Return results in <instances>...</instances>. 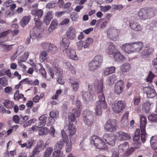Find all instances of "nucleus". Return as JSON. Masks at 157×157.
<instances>
[{"mask_svg":"<svg viewBox=\"0 0 157 157\" xmlns=\"http://www.w3.org/2000/svg\"><path fill=\"white\" fill-rule=\"evenodd\" d=\"M80 115V112L79 110H77L75 109L73 110L72 113H70L68 114V119L69 124L68 125V130L70 136H72L76 132L75 126L72 123L76 119V117H79Z\"/></svg>","mask_w":157,"mask_h":157,"instance_id":"nucleus-1","label":"nucleus"},{"mask_svg":"<svg viewBox=\"0 0 157 157\" xmlns=\"http://www.w3.org/2000/svg\"><path fill=\"white\" fill-rule=\"evenodd\" d=\"M155 14L154 10L150 8L145 7L141 9L138 13L139 18L144 20L150 19Z\"/></svg>","mask_w":157,"mask_h":157,"instance_id":"nucleus-2","label":"nucleus"},{"mask_svg":"<svg viewBox=\"0 0 157 157\" xmlns=\"http://www.w3.org/2000/svg\"><path fill=\"white\" fill-rule=\"evenodd\" d=\"M98 100L97 101L95 104V111L97 115H101L102 114V110L106 108V103L105 101V97L103 93L99 94Z\"/></svg>","mask_w":157,"mask_h":157,"instance_id":"nucleus-3","label":"nucleus"},{"mask_svg":"<svg viewBox=\"0 0 157 157\" xmlns=\"http://www.w3.org/2000/svg\"><path fill=\"white\" fill-rule=\"evenodd\" d=\"M82 117L83 122L88 127L91 126L95 122L94 113L89 110H84Z\"/></svg>","mask_w":157,"mask_h":157,"instance_id":"nucleus-4","label":"nucleus"},{"mask_svg":"<svg viewBox=\"0 0 157 157\" xmlns=\"http://www.w3.org/2000/svg\"><path fill=\"white\" fill-rule=\"evenodd\" d=\"M53 70L54 73L52 68H49L48 69V73L52 78H53L54 74L58 77L57 78V81L58 83L60 84H63L64 82L61 78L63 75L62 70L57 66L54 67Z\"/></svg>","mask_w":157,"mask_h":157,"instance_id":"nucleus-5","label":"nucleus"},{"mask_svg":"<svg viewBox=\"0 0 157 157\" xmlns=\"http://www.w3.org/2000/svg\"><path fill=\"white\" fill-rule=\"evenodd\" d=\"M90 140L91 144H94L98 149H105L108 148L104 140L101 138H92Z\"/></svg>","mask_w":157,"mask_h":157,"instance_id":"nucleus-6","label":"nucleus"},{"mask_svg":"<svg viewBox=\"0 0 157 157\" xmlns=\"http://www.w3.org/2000/svg\"><path fill=\"white\" fill-rule=\"evenodd\" d=\"M126 104L124 101H118L112 106V110L115 113H119L122 112L125 108Z\"/></svg>","mask_w":157,"mask_h":157,"instance_id":"nucleus-7","label":"nucleus"},{"mask_svg":"<svg viewBox=\"0 0 157 157\" xmlns=\"http://www.w3.org/2000/svg\"><path fill=\"white\" fill-rule=\"evenodd\" d=\"M104 128L106 130L109 132L115 131L117 128L116 120L112 119L108 120L105 124Z\"/></svg>","mask_w":157,"mask_h":157,"instance_id":"nucleus-8","label":"nucleus"},{"mask_svg":"<svg viewBox=\"0 0 157 157\" xmlns=\"http://www.w3.org/2000/svg\"><path fill=\"white\" fill-rule=\"evenodd\" d=\"M139 139L140 138H132L133 140V145L134 147H132L127 151L123 155L124 157H127L131 155L135 151V148L139 147L140 144V143L139 141Z\"/></svg>","mask_w":157,"mask_h":157,"instance_id":"nucleus-9","label":"nucleus"},{"mask_svg":"<svg viewBox=\"0 0 157 157\" xmlns=\"http://www.w3.org/2000/svg\"><path fill=\"white\" fill-rule=\"evenodd\" d=\"M146 122V118L145 117L142 116L140 117V125L141 131V137L148 136V135L145 131Z\"/></svg>","mask_w":157,"mask_h":157,"instance_id":"nucleus-10","label":"nucleus"},{"mask_svg":"<svg viewBox=\"0 0 157 157\" xmlns=\"http://www.w3.org/2000/svg\"><path fill=\"white\" fill-rule=\"evenodd\" d=\"M108 37L111 40L116 41L118 38L117 30L113 28H110L107 30Z\"/></svg>","mask_w":157,"mask_h":157,"instance_id":"nucleus-11","label":"nucleus"},{"mask_svg":"<svg viewBox=\"0 0 157 157\" xmlns=\"http://www.w3.org/2000/svg\"><path fill=\"white\" fill-rule=\"evenodd\" d=\"M143 90L144 93L146 94L148 98H153L156 95V92L153 87L149 86L144 87L143 88Z\"/></svg>","mask_w":157,"mask_h":157,"instance_id":"nucleus-12","label":"nucleus"},{"mask_svg":"<svg viewBox=\"0 0 157 157\" xmlns=\"http://www.w3.org/2000/svg\"><path fill=\"white\" fill-rule=\"evenodd\" d=\"M71 59L74 60H78V58L76 55L75 51L71 48H67L65 49L64 51Z\"/></svg>","mask_w":157,"mask_h":157,"instance_id":"nucleus-13","label":"nucleus"},{"mask_svg":"<svg viewBox=\"0 0 157 157\" xmlns=\"http://www.w3.org/2000/svg\"><path fill=\"white\" fill-rule=\"evenodd\" d=\"M123 81L121 80H119L116 84L114 88V92L117 94H120L123 90Z\"/></svg>","mask_w":157,"mask_h":157,"instance_id":"nucleus-14","label":"nucleus"},{"mask_svg":"<svg viewBox=\"0 0 157 157\" xmlns=\"http://www.w3.org/2000/svg\"><path fill=\"white\" fill-rule=\"evenodd\" d=\"M66 36L67 38L69 39L73 40L76 36L75 31L73 27H69L67 32Z\"/></svg>","mask_w":157,"mask_h":157,"instance_id":"nucleus-15","label":"nucleus"},{"mask_svg":"<svg viewBox=\"0 0 157 157\" xmlns=\"http://www.w3.org/2000/svg\"><path fill=\"white\" fill-rule=\"evenodd\" d=\"M83 101L86 102L92 98L93 95L90 92L82 91L81 93Z\"/></svg>","mask_w":157,"mask_h":157,"instance_id":"nucleus-16","label":"nucleus"},{"mask_svg":"<svg viewBox=\"0 0 157 157\" xmlns=\"http://www.w3.org/2000/svg\"><path fill=\"white\" fill-rule=\"evenodd\" d=\"M129 26L131 28L136 31L139 32L142 30V27L140 24L134 21H131L129 22Z\"/></svg>","mask_w":157,"mask_h":157,"instance_id":"nucleus-17","label":"nucleus"},{"mask_svg":"<svg viewBox=\"0 0 157 157\" xmlns=\"http://www.w3.org/2000/svg\"><path fill=\"white\" fill-rule=\"evenodd\" d=\"M143 47V44L141 42H134L132 43V48L133 49V52L140 51Z\"/></svg>","mask_w":157,"mask_h":157,"instance_id":"nucleus-18","label":"nucleus"},{"mask_svg":"<svg viewBox=\"0 0 157 157\" xmlns=\"http://www.w3.org/2000/svg\"><path fill=\"white\" fill-rule=\"evenodd\" d=\"M121 48L123 51L128 54L133 52V49L132 48V43H127L123 44L121 46Z\"/></svg>","mask_w":157,"mask_h":157,"instance_id":"nucleus-19","label":"nucleus"},{"mask_svg":"<svg viewBox=\"0 0 157 157\" xmlns=\"http://www.w3.org/2000/svg\"><path fill=\"white\" fill-rule=\"evenodd\" d=\"M69 44V41L66 38H63L62 39V41L60 42V49L63 51H64L65 49L68 48Z\"/></svg>","mask_w":157,"mask_h":157,"instance_id":"nucleus-20","label":"nucleus"},{"mask_svg":"<svg viewBox=\"0 0 157 157\" xmlns=\"http://www.w3.org/2000/svg\"><path fill=\"white\" fill-rule=\"evenodd\" d=\"M53 14L52 11H48L45 16L44 17V21L47 25L49 24L50 21L53 18Z\"/></svg>","mask_w":157,"mask_h":157,"instance_id":"nucleus-21","label":"nucleus"},{"mask_svg":"<svg viewBox=\"0 0 157 157\" xmlns=\"http://www.w3.org/2000/svg\"><path fill=\"white\" fill-rule=\"evenodd\" d=\"M129 112L127 111L121 117V123L122 124V127H125L127 126L128 124V117Z\"/></svg>","mask_w":157,"mask_h":157,"instance_id":"nucleus-22","label":"nucleus"},{"mask_svg":"<svg viewBox=\"0 0 157 157\" xmlns=\"http://www.w3.org/2000/svg\"><path fill=\"white\" fill-rule=\"evenodd\" d=\"M100 66L98 63L93 60L89 63V69L90 71H94L98 69Z\"/></svg>","mask_w":157,"mask_h":157,"instance_id":"nucleus-23","label":"nucleus"},{"mask_svg":"<svg viewBox=\"0 0 157 157\" xmlns=\"http://www.w3.org/2000/svg\"><path fill=\"white\" fill-rule=\"evenodd\" d=\"M58 22L57 20L55 19H53L52 21L50 26L48 29V31L49 33H51L55 30L58 25Z\"/></svg>","mask_w":157,"mask_h":157,"instance_id":"nucleus-24","label":"nucleus"},{"mask_svg":"<svg viewBox=\"0 0 157 157\" xmlns=\"http://www.w3.org/2000/svg\"><path fill=\"white\" fill-rule=\"evenodd\" d=\"M44 12L42 10H32L31 13V14L34 16L35 17L38 18H41L43 15Z\"/></svg>","mask_w":157,"mask_h":157,"instance_id":"nucleus-25","label":"nucleus"},{"mask_svg":"<svg viewBox=\"0 0 157 157\" xmlns=\"http://www.w3.org/2000/svg\"><path fill=\"white\" fill-rule=\"evenodd\" d=\"M131 67L130 64L128 63H126L121 66L120 71L123 73L127 72L130 70Z\"/></svg>","mask_w":157,"mask_h":157,"instance_id":"nucleus-26","label":"nucleus"},{"mask_svg":"<svg viewBox=\"0 0 157 157\" xmlns=\"http://www.w3.org/2000/svg\"><path fill=\"white\" fill-rule=\"evenodd\" d=\"M31 17L29 16L23 17L20 21V25L24 27L28 23Z\"/></svg>","mask_w":157,"mask_h":157,"instance_id":"nucleus-27","label":"nucleus"},{"mask_svg":"<svg viewBox=\"0 0 157 157\" xmlns=\"http://www.w3.org/2000/svg\"><path fill=\"white\" fill-rule=\"evenodd\" d=\"M103 89V86L102 82L101 81H99L98 82L97 88H96L95 91L96 93L97 94H101V93H102V91Z\"/></svg>","mask_w":157,"mask_h":157,"instance_id":"nucleus-28","label":"nucleus"},{"mask_svg":"<svg viewBox=\"0 0 157 157\" xmlns=\"http://www.w3.org/2000/svg\"><path fill=\"white\" fill-rule=\"evenodd\" d=\"M113 56L115 59L118 61H123L125 59V57L117 51L113 55Z\"/></svg>","mask_w":157,"mask_h":157,"instance_id":"nucleus-29","label":"nucleus"},{"mask_svg":"<svg viewBox=\"0 0 157 157\" xmlns=\"http://www.w3.org/2000/svg\"><path fill=\"white\" fill-rule=\"evenodd\" d=\"M108 50V53L113 55L117 51L114 45L112 43H109Z\"/></svg>","mask_w":157,"mask_h":157,"instance_id":"nucleus-30","label":"nucleus"},{"mask_svg":"<svg viewBox=\"0 0 157 157\" xmlns=\"http://www.w3.org/2000/svg\"><path fill=\"white\" fill-rule=\"evenodd\" d=\"M58 48L55 45L51 44L49 48L48 49V52L52 54L57 53L58 51Z\"/></svg>","mask_w":157,"mask_h":157,"instance_id":"nucleus-31","label":"nucleus"},{"mask_svg":"<svg viewBox=\"0 0 157 157\" xmlns=\"http://www.w3.org/2000/svg\"><path fill=\"white\" fill-rule=\"evenodd\" d=\"M116 138H106L105 139H104V140L105 143V144H107L109 145L113 146L115 144Z\"/></svg>","mask_w":157,"mask_h":157,"instance_id":"nucleus-32","label":"nucleus"},{"mask_svg":"<svg viewBox=\"0 0 157 157\" xmlns=\"http://www.w3.org/2000/svg\"><path fill=\"white\" fill-rule=\"evenodd\" d=\"M24 47L22 45L20 46L17 48V49L15 52V54H13L12 56V58H13L14 59L16 58L18 56L20 55L24 50Z\"/></svg>","mask_w":157,"mask_h":157,"instance_id":"nucleus-33","label":"nucleus"},{"mask_svg":"<svg viewBox=\"0 0 157 157\" xmlns=\"http://www.w3.org/2000/svg\"><path fill=\"white\" fill-rule=\"evenodd\" d=\"M116 137H131L129 134L120 131L115 134Z\"/></svg>","mask_w":157,"mask_h":157,"instance_id":"nucleus-34","label":"nucleus"},{"mask_svg":"<svg viewBox=\"0 0 157 157\" xmlns=\"http://www.w3.org/2000/svg\"><path fill=\"white\" fill-rule=\"evenodd\" d=\"M115 70L114 67H111L106 68L104 71V74L105 75H108L110 74L114 73Z\"/></svg>","mask_w":157,"mask_h":157,"instance_id":"nucleus-35","label":"nucleus"},{"mask_svg":"<svg viewBox=\"0 0 157 157\" xmlns=\"http://www.w3.org/2000/svg\"><path fill=\"white\" fill-rule=\"evenodd\" d=\"M64 141L63 140H60L56 144L55 146V150L56 151H60L63 145L64 144Z\"/></svg>","mask_w":157,"mask_h":157,"instance_id":"nucleus-36","label":"nucleus"},{"mask_svg":"<svg viewBox=\"0 0 157 157\" xmlns=\"http://www.w3.org/2000/svg\"><path fill=\"white\" fill-rule=\"evenodd\" d=\"M151 145L153 149H157V138H151L150 140Z\"/></svg>","mask_w":157,"mask_h":157,"instance_id":"nucleus-37","label":"nucleus"},{"mask_svg":"<svg viewBox=\"0 0 157 157\" xmlns=\"http://www.w3.org/2000/svg\"><path fill=\"white\" fill-rule=\"evenodd\" d=\"M49 115L51 117H49L48 118L49 122L51 123H54L56 119V114L55 112L52 111L50 113Z\"/></svg>","mask_w":157,"mask_h":157,"instance_id":"nucleus-38","label":"nucleus"},{"mask_svg":"<svg viewBox=\"0 0 157 157\" xmlns=\"http://www.w3.org/2000/svg\"><path fill=\"white\" fill-rule=\"evenodd\" d=\"M47 53L46 51H43L40 52V59L41 62H44L47 58Z\"/></svg>","mask_w":157,"mask_h":157,"instance_id":"nucleus-39","label":"nucleus"},{"mask_svg":"<svg viewBox=\"0 0 157 157\" xmlns=\"http://www.w3.org/2000/svg\"><path fill=\"white\" fill-rule=\"evenodd\" d=\"M154 51V49L152 48H149L144 50L142 53L143 56H148L152 53Z\"/></svg>","mask_w":157,"mask_h":157,"instance_id":"nucleus-40","label":"nucleus"},{"mask_svg":"<svg viewBox=\"0 0 157 157\" xmlns=\"http://www.w3.org/2000/svg\"><path fill=\"white\" fill-rule=\"evenodd\" d=\"M39 134L40 135H46L48 133V129L46 127H40L38 129Z\"/></svg>","mask_w":157,"mask_h":157,"instance_id":"nucleus-41","label":"nucleus"},{"mask_svg":"<svg viewBox=\"0 0 157 157\" xmlns=\"http://www.w3.org/2000/svg\"><path fill=\"white\" fill-rule=\"evenodd\" d=\"M103 58L101 55H97L93 59V60L95 62H97L100 64L101 65L102 63Z\"/></svg>","mask_w":157,"mask_h":157,"instance_id":"nucleus-42","label":"nucleus"},{"mask_svg":"<svg viewBox=\"0 0 157 157\" xmlns=\"http://www.w3.org/2000/svg\"><path fill=\"white\" fill-rule=\"evenodd\" d=\"M119 149L123 151L127 149L128 147V143L124 142L123 144H121L119 146Z\"/></svg>","mask_w":157,"mask_h":157,"instance_id":"nucleus-43","label":"nucleus"},{"mask_svg":"<svg viewBox=\"0 0 157 157\" xmlns=\"http://www.w3.org/2000/svg\"><path fill=\"white\" fill-rule=\"evenodd\" d=\"M93 40L91 38H88L85 40V44L84 45V48H88L90 45H91L93 43Z\"/></svg>","mask_w":157,"mask_h":157,"instance_id":"nucleus-44","label":"nucleus"},{"mask_svg":"<svg viewBox=\"0 0 157 157\" xmlns=\"http://www.w3.org/2000/svg\"><path fill=\"white\" fill-rule=\"evenodd\" d=\"M53 150V149L52 147H48L45 150L44 153V157H49L52 153Z\"/></svg>","mask_w":157,"mask_h":157,"instance_id":"nucleus-45","label":"nucleus"},{"mask_svg":"<svg viewBox=\"0 0 157 157\" xmlns=\"http://www.w3.org/2000/svg\"><path fill=\"white\" fill-rule=\"evenodd\" d=\"M33 20L36 27L38 28H39L41 26L42 24L41 21L40 20V18L34 17V18Z\"/></svg>","mask_w":157,"mask_h":157,"instance_id":"nucleus-46","label":"nucleus"},{"mask_svg":"<svg viewBox=\"0 0 157 157\" xmlns=\"http://www.w3.org/2000/svg\"><path fill=\"white\" fill-rule=\"evenodd\" d=\"M148 120L152 122L157 121V114H152L149 115L148 117Z\"/></svg>","mask_w":157,"mask_h":157,"instance_id":"nucleus-47","label":"nucleus"},{"mask_svg":"<svg viewBox=\"0 0 157 157\" xmlns=\"http://www.w3.org/2000/svg\"><path fill=\"white\" fill-rule=\"evenodd\" d=\"M155 77V75L151 71H150L148 76L147 78V82H151Z\"/></svg>","mask_w":157,"mask_h":157,"instance_id":"nucleus-48","label":"nucleus"},{"mask_svg":"<svg viewBox=\"0 0 157 157\" xmlns=\"http://www.w3.org/2000/svg\"><path fill=\"white\" fill-rule=\"evenodd\" d=\"M117 79L116 76L114 75H113L109 77L108 82H110L109 84H113L116 81Z\"/></svg>","mask_w":157,"mask_h":157,"instance_id":"nucleus-49","label":"nucleus"},{"mask_svg":"<svg viewBox=\"0 0 157 157\" xmlns=\"http://www.w3.org/2000/svg\"><path fill=\"white\" fill-rule=\"evenodd\" d=\"M140 97L139 96H135L133 98V103L135 105H138L140 102Z\"/></svg>","mask_w":157,"mask_h":157,"instance_id":"nucleus-50","label":"nucleus"},{"mask_svg":"<svg viewBox=\"0 0 157 157\" xmlns=\"http://www.w3.org/2000/svg\"><path fill=\"white\" fill-rule=\"evenodd\" d=\"M42 150V147L40 146H38L37 145L35 149H34L33 151V154L36 155L40 151V150Z\"/></svg>","mask_w":157,"mask_h":157,"instance_id":"nucleus-51","label":"nucleus"},{"mask_svg":"<svg viewBox=\"0 0 157 157\" xmlns=\"http://www.w3.org/2000/svg\"><path fill=\"white\" fill-rule=\"evenodd\" d=\"M0 84L3 86H6L7 84V80L4 77L0 78Z\"/></svg>","mask_w":157,"mask_h":157,"instance_id":"nucleus-52","label":"nucleus"},{"mask_svg":"<svg viewBox=\"0 0 157 157\" xmlns=\"http://www.w3.org/2000/svg\"><path fill=\"white\" fill-rule=\"evenodd\" d=\"M53 157H62L63 154L60 153V151H56L52 154Z\"/></svg>","mask_w":157,"mask_h":157,"instance_id":"nucleus-53","label":"nucleus"},{"mask_svg":"<svg viewBox=\"0 0 157 157\" xmlns=\"http://www.w3.org/2000/svg\"><path fill=\"white\" fill-rule=\"evenodd\" d=\"M56 3L51 1L46 5V7L48 9L53 8L56 6Z\"/></svg>","mask_w":157,"mask_h":157,"instance_id":"nucleus-54","label":"nucleus"},{"mask_svg":"<svg viewBox=\"0 0 157 157\" xmlns=\"http://www.w3.org/2000/svg\"><path fill=\"white\" fill-rule=\"evenodd\" d=\"M52 44L49 43L48 42H46L43 43L42 44V47L44 49H46L48 50V49L49 48V47L50 46V44Z\"/></svg>","mask_w":157,"mask_h":157,"instance_id":"nucleus-55","label":"nucleus"},{"mask_svg":"<svg viewBox=\"0 0 157 157\" xmlns=\"http://www.w3.org/2000/svg\"><path fill=\"white\" fill-rule=\"evenodd\" d=\"M142 109L146 112H148L150 109L149 105L147 103L144 104L143 105Z\"/></svg>","mask_w":157,"mask_h":157,"instance_id":"nucleus-56","label":"nucleus"},{"mask_svg":"<svg viewBox=\"0 0 157 157\" xmlns=\"http://www.w3.org/2000/svg\"><path fill=\"white\" fill-rule=\"evenodd\" d=\"M69 80L71 84V85L78 84V80L74 77H72Z\"/></svg>","mask_w":157,"mask_h":157,"instance_id":"nucleus-57","label":"nucleus"},{"mask_svg":"<svg viewBox=\"0 0 157 157\" xmlns=\"http://www.w3.org/2000/svg\"><path fill=\"white\" fill-rule=\"evenodd\" d=\"M111 8L110 6H101V10L103 12H106L109 10Z\"/></svg>","mask_w":157,"mask_h":157,"instance_id":"nucleus-58","label":"nucleus"},{"mask_svg":"<svg viewBox=\"0 0 157 157\" xmlns=\"http://www.w3.org/2000/svg\"><path fill=\"white\" fill-rule=\"evenodd\" d=\"M83 44V41H82L80 40L77 42V46L78 49L79 50H80L83 47H84Z\"/></svg>","mask_w":157,"mask_h":157,"instance_id":"nucleus-59","label":"nucleus"},{"mask_svg":"<svg viewBox=\"0 0 157 157\" xmlns=\"http://www.w3.org/2000/svg\"><path fill=\"white\" fill-rule=\"evenodd\" d=\"M29 55V53L28 52L25 53L23 56V58L20 60V61L22 62H24L26 61L28 59ZM19 60H20V59H19Z\"/></svg>","mask_w":157,"mask_h":157,"instance_id":"nucleus-60","label":"nucleus"},{"mask_svg":"<svg viewBox=\"0 0 157 157\" xmlns=\"http://www.w3.org/2000/svg\"><path fill=\"white\" fill-rule=\"evenodd\" d=\"M33 142L34 140L32 138H31L28 141L26 147L27 148H30L33 145Z\"/></svg>","mask_w":157,"mask_h":157,"instance_id":"nucleus-61","label":"nucleus"},{"mask_svg":"<svg viewBox=\"0 0 157 157\" xmlns=\"http://www.w3.org/2000/svg\"><path fill=\"white\" fill-rule=\"evenodd\" d=\"M10 31V30H8L3 32L2 33H0V38L5 37L7 35H8Z\"/></svg>","mask_w":157,"mask_h":157,"instance_id":"nucleus-62","label":"nucleus"},{"mask_svg":"<svg viewBox=\"0 0 157 157\" xmlns=\"http://www.w3.org/2000/svg\"><path fill=\"white\" fill-rule=\"evenodd\" d=\"M66 151L67 152H70L71 150V144L69 143L67 144L66 146Z\"/></svg>","mask_w":157,"mask_h":157,"instance_id":"nucleus-63","label":"nucleus"},{"mask_svg":"<svg viewBox=\"0 0 157 157\" xmlns=\"http://www.w3.org/2000/svg\"><path fill=\"white\" fill-rule=\"evenodd\" d=\"M39 72L42 74L43 77H46V72L45 70L42 67L39 69Z\"/></svg>","mask_w":157,"mask_h":157,"instance_id":"nucleus-64","label":"nucleus"}]
</instances>
